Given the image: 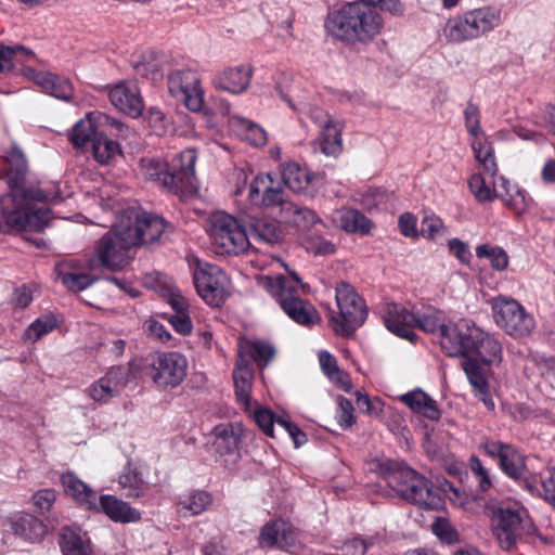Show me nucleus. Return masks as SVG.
Returning <instances> with one entry per match:
<instances>
[{"label":"nucleus","mask_w":555,"mask_h":555,"mask_svg":"<svg viewBox=\"0 0 555 555\" xmlns=\"http://www.w3.org/2000/svg\"><path fill=\"white\" fill-rule=\"evenodd\" d=\"M491 530L504 551H512L516 545L529 541L537 533V527L529 517L528 512L517 504L502 505L492 511Z\"/></svg>","instance_id":"nucleus-6"},{"label":"nucleus","mask_w":555,"mask_h":555,"mask_svg":"<svg viewBox=\"0 0 555 555\" xmlns=\"http://www.w3.org/2000/svg\"><path fill=\"white\" fill-rule=\"evenodd\" d=\"M324 26L328 35H378L384 28V20L373 7L348 2L330 12Z\"/></svg>","instance_id":"nucleus-7"},{"label":"nucleus","mask_w":555,"mask_h":555,"mask_svg":"<svg viewBox=\"0 0 555 555\" xmlns=\"http://www.w3.org/2000/svg\"><path fill=\"white\" fill-rule=\"evenodd\" d=\"M337 404H338V410H337V414H336L337 423L339 424V426L343 429H348L356 422V417L353 415L354 409H353L352 402L349 399L345 398L344 396H338Z\"/></svg>","instance_id":"nucleus-51"},{"label":"nucleus","mask_w":555,"mask_h":555,"mask_svg":"<svg viewBox=\"0 0 555 555\" xmlns=\"http://www.w3.org/2000/svg\"><path fill=\"white\" fill-rule=\"evenodd\" d=\"M475 158L482 165L483 170L490 176H495L498 166L494 157L492 143L486 138L472 139L470 142Z\"/></svg>","instance_id":"nucleus-41"},{"label":"nucleus","mask_w":555,"mask_h":555,"mask_svg":"<svg viewBox=\"0 0 555 555\" xmlns=\"http://www.w3.org/2000/svg\"><path fill=\"white\" fill-rule=\"evenodd\" d=\"M35 59V53L24 46L0 44V73L13 70L17 64Z\"/></svg>","instance_id":"nucleus-38"},{"label":"nucleus","mask_w":555,"mask_h":555,"mask_svg":"<svg viewBox=\"0 0 555 555\" xmlns=\"http://www.w3.org/2000/svg\"><path fill=\"white\" fill-rule=\"evenodd\" d=\"M468 186L470 192L479 202H489L493 199L492 192L489 186H487L481 175H474L468 181Z\"/></svg>","instance_id":"nucleus-54"},{"label":"nucleus","mask_w":555,"mask_h":555,"mask_svg":"<svg viewBox=\"0 0 555 555\" xmlns=\"http://www.w3.org/2000/svg\"><path fill=\"white\" fill-rule=\"evenodd\" d=\"M401 401L413 412L430 421H438L441 416L437 402L422 389H415L401 396Z\"/></svg>","instance_id":"nucleus-30"},{"label":"nucleus","mask_w":555,"mask_h":555,"mask_svg":"<svg viewBox=\"0 0 555 555\" xmlns=\"http://www.w3.org/2000/svg\"><path fill=\"white\" fill-rule=\"evenodd\" d=\"M135 72L142 77H152L155 79L159 75L160 65L154 60H147L145 55H142V60L135 61L133 64Z\"/></svg>","instance_id":"nucleus-59"},{"label":"nucleus","mask_w":555,"mask_h":555,"mask_svg":"<svg viewBox=\"0 0 555 555\" xmlns=\"http://www.w3.org/2000/svg\"><path fill=\"white\" fill-rule=\"evenodd\" d=\"M168 322L175 331L181 335H189L193 330L192 321L188 312H180L179 314H170Z\"/></svg>","instance_id":"nucleus-63"},{"label":"nucleus","mask_w":555,"mask_h":555,"mask_svg":"<svg viewBox=\"0 0 555 555\" xmlns=\"http://www.w3.org/2000/svg\"><path fill=\"white\" fill-rule=\"evenodd\" d=\"M65 267V264L56 266V272L62 283L72 292H81L96 281V278H93L88 273L66 271Z\"/></svg>","instance_id":"nucleus-45"},{"label":"nucleus","mask_w":555,"mask_h":555,"mask_svg":"<svg viewBox=\"0 0 555 555\" xmlns=\"http://www.w3.org/2000/svg\"><path fill=\"white\" fill-rule=\"evenodd\" d=\"M280 221L297 227L299 229H308L320 222V218L312 209L299 206L291 202L284 204L283 214L280 216Z\"/></svg>","instance_id":"nucleus-36"},{"label":"nucleus","mask_w":555,"mask_h":555,"mask_svg":"<svg viewBox=\"0 0 555 555\" xmlns=\"http://www.w3.org/2000/svg\"><path fill=\"white\" fill-rule=\"evenodd\" d=\"M384 323L388 331L399 337L413 340L416 336L414 333L415 314L401 305H388Z\"/></svg>","instance_id":"nucleus-26"},{"label":"nucleus","mask_w":555,"mask_h":555,"mask_svg":"<svg viewBox=\"0 0 555 555\" xmlns=\"http://www.w3.org/2000/svg\"><path fill=\"white\" fill-rule=\"evenodd\" d=\"M282 180L289 190L296 193L304 191L310 182L308 172L295 163L284 167Z\"/></svg>","instance_id":"nucleus-46"},{"label":"nucleus","mask_w":555,"mask_h":555,"mask_svg":"<svg viewBox=\"0 0 555 555\" xmlns=\"http://www.w3.org/2000/svg\"><path fill=\"white\" fill-rule=\"evenodd\" d=\"M494 321L507 335L521 338L529 336L535 328L532 314L513 298L499 296L491 302Z\"/></svg>","instance_id":"nucleus-9"},{"label":"nucleus","mask_w":555,"mask_h":555,"mask_svg":"<svg viewBox=\"0 0 555 555\" xmlns=\"http://www.w3.org/2000/svg\"><path fill=\"white\" fill-rule=\"evenodd\" d=\"M65 493L73 498L80 506L91 511L95 507L99 498L96 491L80 480L73 472H67L61 477Z\"/></svg>","instance_id":"nucleus-29"},{"label":"nucleus","mask_w":555,"mask_h":555,"mask_svg":"<svg viewBox=\"0 0 555 555\" xmlns=\"http://www.w3.org/2000/svg\"><path fill=\"white\" fill-rule=\"evenodd\" d=\"M334 221L346 232L367 234L373 224L361 211L353 208H341L334 214Z\"/></svg>","instance_id":"nucleus-33"},{"label":"nucleus","mask_w":555,"mask_h":555,"mask_svg":"<svg viewBox=\"0 0 555 555\" xmlns=\"http://www.w3.org/2000/svg\"><path fill=\"white\" fill-rule=\"evenodd\" d=\"M335 297L339 311L338 314L330 312V324L335 334L351 337L367 318L364 300L346 282H340L336 286Z\"/></svg>","instance_id":"nucleus-8"},{"label":"nucleus","mask_w":555,"mask_h":555,"mask_svg":"<svg viewBox=\"0 0 555 555\" xmlns=\"http://www.w3.org/2000/svg\"><path fill=\"white\" fill-rule=\"evenodd\" d=\"M167 228L162 217L130 206L117 212L112 230L129 245L138 247L158 241Z\"/></svg>","instance_id":"nucleus-5"},{"label":"nucleus","mask_w":555,"mask_h":555,"mask_svg":"<svg viewBox=\"0 0 555 555\" xmlns=\"http://www.w3.org/2000/svg\"><path fill=\"white\" fill-rule=\"evenodd\" d=\"M233 125L238 131L242 140L248 142L254 146H263L267 143L266 131L254 121L237 117L233 119Z\"/></svg>","instance_id":"nucleus-42"},{"label":"nucleus","mask_w":555,"mask_h":555,"mask_svg":"<svg viewBox=\"0 0 555 555\" xmlns=\"http://www.w3.org/2000/svg\"><path fill=\"white\" fill-rule=\"evenodd\" d=\"M92 153L94 159L101 165H109L117 156L121 154L119 144L100 133L93 138Z\"/></svg>","instance_id":"nucleus-40"},{"label":"nucleus","mask_w":555,"mask_h":555,"mask_svg":"<svg viewBox=\"0 0 555 555\" xmlns=\"http://www.w3.org/2000/svg\"><path fill=\"white\" fill-rule=\"evenodd\" d=\"M275 349L272 345L264 341L244 340L238 345V359H248L255 361L258 366L264 367L273 359Z\"/></svg>","instance_id":"nucleus-35"},{"label":"nucleus","mask_w":555,"mask_h":555,"mask_svg":"<svg viewBox=\"0 0 555 555\" xmlns=\"http://www.w3.org/2000/svg\"><path fill=\"white\" fill-rule=\"evenodd\" d=\"M378 474L386 480L389 488H391L401 499L405 493V488H410L413 479L421 476L416 470L406 464L395 461L384 460L377 464Z\"/></svg>","instance_id":"nucleus-20"},{"label":"nucleus","mask_w":555,"mask_h":555,"mask_svg":"<svg viewBox=\"0 0 555 555\" xmlns=\"http://www.w3.org/2000/svg\"><path fill=\"white\" fill-rule=\"evenodd\" d=\"M481 330L470 319L463 318L456 322H450L439 340L440 347L446 356L452 358L461 357L466 360L470 356L472 349L476 346V341H478V337L481 335Z\"/></svg>","instance_id":"nucleus-13"},{"label":"nucleus","mask_w":555,"mask_h":555,"mask_svg":"<svg viewBox=\"0 0 555 555\" xmlns=\"http://www.w3.org/2000/svg\"><path fill=\"white\" fill-rule=\"evenodd\" d=\"M108 98L117 109L133 118L142 114L143 102L134 85L117 83L109 89Z\"/></svg>","instance_id":"nucleus-24"},{"label":"nucleus","mask_w":555,"mask_h":555,"mask_svg":"<svg viewBox=\"0 0 555 555\" xmlns=\"http://www.w3.org/2000/svg\"><path fill=\"white\" fill-rule=\"evenodd\" d=\"M410 488H405L403 500L427 511H437L443 506V499L438 490L434 489L431 481L421 475L411 480Z\"/></svg>","instance_id":"nucleus-21"},{"label":"nucleus","mask_w":555,"mask_h":555,"mask_svg":"<svg viewBox=\"0 0 555 555\" xmlns=\"http://www.w3.org/2000/svg\"><path fill=\"white\" fill-rule=\"evenodd\" d=\"M8 524L16 537L29 543L41 542L48 533L43 520L29 513L14 514L8 519Z\"/></svg>","instance_id":"nucleus-23"},{"label":"nucleus","mask_w":555,"mask_h":555,"mask_svg":"<svg viewBox=\"0 0 555 555\" xmlns=\"http://www.w3.org/2000/svg\"><path fill=\"white\" fill-rule=\"evenodd\" d=\"M434 533L443 542L453 543L457 540V533L446 519H438L433 525Z\"/></svg>","instance_id":"nucleus-61"},{"label":"nucleus","mask_w":555,"mask_h":555,"mask_svg":"<svg viewBox=\"0 0 555 555\" xmlns=\"http://www.w3.org/2000/svg\"><path fill=\"white\" fill-rule=\"evenodd\" d=\"M247 233L248 237L267 244H274L281 238L279 227L274 222L261 218H250Z\"/></svg>","instance_id":"nucleus-39"},{"label":"nucleus","mask_w":555,"mask_h":555,"mask_svg":"<svg viewBox=\"0 0 555 555\" xmlns=\"http://www.w3.org/2000/svg\"><path fill=\"white\" fill-rule=\"evenodd\" d=\"M375 539L370 537L362 539L361 537H354L344 544V550L347 555H364L366 551L373 546Z\"/></svg>","instance_id":"nucleus-57"},{"label":"nucleus","mask_w":555,"mask_h":555,"mask_svg":"<svg viewBox=\"0 0 555 555\" xmlns=\"http://www.w3.org/2000/svg\"><path fill=\"white\" fill-rule=\"evenodd\" d=\"M168 90L191 112H201L204 105V91L198 74L192 69H179L168 76Z\"/></svg>","instance_id":"nucleus-15"},{"label":"nucleus","mask_w":555,"mask_h":555,"mask_svg":"<svg viewBox=\"0 0 555 555\" xmlns=\"http://www.w3.org/2000/svg\"><path fill=\"white\" fill-rule=\"evenodd\" d=\"M317 144L326 156L336 157L341 153V128L332 118H327L322 126Z\"/></svg>","instance_id":"nucleus-32"},{"label":"nucleus","mask_w":555,"mask_h":555,"mask_svg":"<svg viewBox=\"0 0 555 555\" xmlns=\"http://www.w3.org/2000/svg\"><path fill=\"white\" fill-rule=\"evenodd\" d=\"M469 467L472 473L478 479L479 488L482 491L489 490L492 486L490 476L488 474V470L483 467L481 461L476 455L470 456Z\"/></svg>","instance_id":"nucleus-56"},{"label":"nucleus","mask_w":555,"mask_h":555,"mask_svg":"<svg viewBox=\"0 0 555 555\" xmlns=\"http://www.w3.org/2000/svg\"><path fill=\"white\" fill-rule=\"evenodd\" d=\"M56 318L49 313L36 319L25 331V338L37 341L57 327Z\"/></svg>","instance_id":"nucleus-47"},{"label":"nucleus","mask_w":555,"mask_h":555,"mask_svg":"<svg viewBox=\"0 0 555 555\" xmlns=\"http://www.w3.org/2000/svg\"><path fill=\"white\" fill-rule=\"evenodd\" d=\"M387 194L386 191L380 188L369 189L362 195V204L367 209L378 208L382 204L386 202Z\"/></svg>","instance_id":"nucleus-62"},{"label":"nucleus","mask_w":555,"mask_h":555,"mask_svg":"<svg viewBox=\"0 0 555 555\" xmlns=\"http://www.w3.org/2000/svg\"><path fill=\"white\" fill-rule=\"evenodd\" d=\"M248 199L253 205L260 207H279V217L283 214V206L291 203L285 199L284 190L280 183L274 184L271 175L256 176L249 186Z\"/></svg>","instance_id":"nucleus-18"},{"label":"nucleus","mask_w":555,"mask_h":555,"mask_svg":"<svg viewBox=\"0 0 555 555\" xmlns=\"http://www.w3.org/2000/svg\"><path fill=\"white\" fill-rule=\"evenodd\" d=\"M479 449L483 450L492 460H498L500 468L507 477L514 480L525 478L527 474L525 457L513 444L487 439L479 446Z\"/></svg>","instance_id":"nucleus-17"},{"label":"nucleus","mask_w":555,"mask_h":555,"mask_svg":"<svg viewBox=\"0 0 555 555\" xmlns=\"http://www.w3.org/2000/svg\"><path fill=\"white\" fill-rule=\"evenodd\" d=\"M253 77L250 65L229 67L215 76L214 86L232 94H241L247 90Z\"/></svg>","instance_id":"nucleus-25"},{"label":"nucleus","mask_w":555,"mask_h":555,"mask_svg":"<svg viewBox=\"0 0 555 555\" xmlns=\"http://www.w3.org/2000/svg\"><path fill=\"white\" fill-rule=\"evenodd\" d=\"M197 294L210 306L219 307L229 296V279L215 264L199 266L193 274Z\"/></svg>","instance_id":"nucleus-14"},{"label":"nucleus","mask_w":555,"mask_h":555,"mask_svg":"<svg viewBox=\"0 0 555 555\" xmlns=\"http://www.w3.org/2000/svg\"><path fill=\"white\" fill-rule=\"evenodd\" d=\"M276 424L287 431L296 448L304 446L308 441L307 435L292 421L279 417Z\"/></svg>","instance_id":"nucleus-58"},{"label":"nucleus","mask_w":555,"mask_h":555,"mask_svg":"<svg viewBox=\"0 0 555 555\" xmlns=\"http://www.w3.org/2000/svg\"><path fill=\"white\" fill-rule=\"evenodd\" d=\"M210 236L215 253L218 255H238L249 246L247 230L234 217L227 214L214 217Z\"/></svg>","instance_id":"nucleus-10"},{"label":"nucleus","mask_w":555,"mask_h":555,"mask_svg":"<svg viewBox=\"0 0 555 555\" xmlns=\"http://www.w3.org/2000/svg\"><path fill=\"white\" fill-rule=\"evenodd\" d=\"M91 511L105 514L112 521L119 524L138 522L142 518L139 509L115 495H99L95 507Z\"/></svg>","instance_id":"nucleus-22"},{"label":"nucleus","mask_w":555,"mask_h":555,"mask_svg":"<svg viewBox=\"0 0 555 555\" xmlns=\"http://www.w3.org/2000/svg\"><path fill=\"white\" fill-rule=\"evenodd\" d=\"M255 423L258 427L269 437H273V427L276 421L274 415L269 410H257L254 414Z\"/></svg>","instance_id":"nucleus-60"},{"label":"nucleus","mask_w":555,"mask_h":555,"mask_svg":"<svg viewBox=\"0 0 555 555\" xmlns=\"http://www.w3.org/2000/svg\"><path fill=\"white\" fill-rule=\"evenodd\" d=\"M188 360L180 352H158L149 359L146 374L153 383L163 388L179 386L186 376Z\"/></svg>","instance_id":"nucleus-12"},{"label":"nucleus","mask_w":555,"mask_h":555,"mask_svg":"<svg viewBox=\"0 0 555 555\" xmlns=\"http://www.w3.org/2000/svg\"><path fill=\"white\" fill-rule=\"evenodd\" d=\"M132 378L130 363L128 365H114L102 377L93 382L86 389V392L94 402L105 404L119 396Z\"/></svg>","instance_id":"nucleus-16"},{"label":"nucleus","mask_w":555,"mask_h":555,"mask_svg":"<svg viewBox=\"0 0 555 555\" xmlns=\"http://www.w3.org/2000/svg\"><path fill=\"white\" fill-rule=\"evenodd\" d=\"M59 545L63 555H93L90 540L72 528L62 529Z\"/></svg>","instance_id":"nucleus-34"},{"label":"nucleus","mask_w":555,"mask_h":555,"mask_svg":"<svg viewBox=\"0 0 555 555\" xmlns=\"http://www.w3.org/2000/svg\"><path fill=\"white\" fill-rule=\"evenodd\" d=\"M55 501L56 492L50 488L38 490L33 495V503L41 515L50 512Z\"/></svg>","instance_id":"nucleus-52"},{"label":"nucleus","mask_w":555,"mask_h":555,"mask_svg":"<svg viewBox=\"0 0 555 555\" xmlns=\"http://www.w3.org/2000/svg\"><path fill=\"white\" fill-rule=\"evenodd\" d=\"M211 435L214 436L211 447L218 454H232L238 449L242 426L237 423L219 424L214 427Z\"/></svg>","instance_id":"nucleus-28"},{"label":"nucleus","mask_w":555,"mask_h":555,"mask_svg":"<svg viewBox=\"0 0 555 555\" xmlns=\"http://www.w3.org/2000/svg\"><path fill=\"white\" fill-rule=\"evenodd\" d=\"M131 245L111 230L95 242L93 253L88 259V267L91 270L120 271L131 260Z\"/></svg>","instance_id":"nucleus-11"},{"label":"nucleus","mask_w":555,"mask_h":555,"mask_svg":"<svg viewBox=\"0 0 555 555\" xmlns=\"http://www.w3.org/2000/svg\"><path fill=\"white\" fill-rule=\"evenodd\" d=\"M502 360L503 348L500 340L481 330V335L472 349L470 356L462 362V369L473 388L474 396L491 412L495 410V403L490 391L488 374L490 367L498 366Z\"/></svg>","instance_id":"nucleus-3"},{"label":"nucleus","mask_w":555,"mask_h":555,"mask_svg":"<svg viewBox=\"0 0 555 555\" xmlns=\"http://www.w3.org/2000/svg\"><path fill=\"white\" fill-rule=\"evenodd\" d=\"M99 134L100 133L96 131L95 122L88 116L75 124L68 134V138L75 147H82L88 142H91L92 144L93 138L98 137Z\"/></svg>","instance_id":"nucleus-43"},{"label":"nucleus","mask_w":555,"mask_h":555,"mask_svg":"<svg viewBox=\"0 0 555 555\" xmlns=\"http://www.w3.org/2000/svg\"><path fill=\"white\" fill-rule=\"evenodd\" d=\"M501 22L500 13L491 9H477L465 14V17L450 20L447 24L450 33L467 34L470 30L488 33Z\"/></svg>","instance_id":"nucleus-19"},{"label":"nucleus","mask_w":555,"mask_h":555,"mask_svg":"<svg viewBox=\"0 0 555 555\" xmlns=\"http://www.w3.org/2000/svg\"><path fill=\"white\" fill-rule=\"evenodd\" d=\"M296 533L291 525L283 520L266 524L259 534L260 546L291 547L295 544Z\"/></svg>","instance_id":"nucleus-27"},{"label":"nucleus","mask_w":555,"mask_h":555,"mask_svg":"<svg viewBox=\"0 0 555 555\" xmlns=\"http://www.w3.org/2000/svg\"><path fill=\"white\" fill-rule=\"evenodd\" d=\"M4 168L0 170V181H4L8 192L0 194V233L30 231L41 232L49 224V208L31 209L34 203L48 201L38 188L27 186V160L23 152L13 146L3 157Z\"/></svg>","instance_id":"nucleus-1"},{"label":"nucleus","mask_w":555,"mask_h":555,"mask_svg":"<svg viewBox=\"0 0 555 555\" xmlns=\"http://www.w3.org/2000/svg\"><path fill=\"white\" fill-rule=\"evenodd\" d=\"M254 378V369L248 359H236L233 371V380L237 400L248 405L250 401L251 380Z\"/></svg>","instance_id":"nucleus-31"},{"label":"nucleus","mask_w":555,"mask_h":555,"mask_svg":"<svg viewBox=\"0 0 555 555\" xmlns=\"http://www.w3.org/2000/svg\"><path fill=\"white\" fill-rule=\"evenodd\" d=\"M476 256L480 259H489L492 268L498 271H503L508 266V256L506 251L499 246H490L488 244L479 245L476 248Z\"/></svg>","instance_id":"nucleus-48"},{"label":"nucleus","mask_w":555,"mask_h":555,"mask_svg":"<svg viewBox=\"0 0 555 555\" xmlns=\"http://www.w3.org/2000/svg\"><path fill=\"white\" fill-rule=\"evenodd\" d=\"M465 128L472 139L480 138L483 131L480 126V113L476 104L468 102L464 109Z\"/></svg>","instance_id":"nucleus-50"},{"label":"nucleus","mask_w":555,"mask_h":555,"mask_svg":"<svg viewBox=\"0 0 555 555\" xmlns=\"http://www.w3.org/2000/svg\"><path fill=\"white\" fill-rule=\"evenodd\" d=\"M414 327H418L426 333H438L440 339L448 324L443 312L437 310L415 314Z\"/></svg>","instance_id":"nucleus-44"},{"label":"nucleus","mask_w":555,"mask_h":555,"mask_svg":"<svg viewBox=\"0 0 555 555\" xmlns=\"http://www.w3.org/2000/svg\"><path fill=\"white\" fill-rule=\"evenodd\" d=\"M259 284L295 323L311 327L321 322V315L315 307L302 298L304 283L295 272L288 276L264 275L259 279Z\"/></svg>","instance_id":"nucleus-4"},{"label":"nucleus","mask_w":555,"mask_h":555,"mask_svg":"<svg viewBox=\"0 0 555 555\" xmlns=\"http://www.w3.org/2000/svg\"><path fill=\"white\" fill-rule=\"evenodd\" d=\"M118 483L126 491L125 495L128 499H139L143 496L149 489V485L144 480L142 473L130 464L124 468L122 474L118 478Z\"/></svg>","instance_id":"nucleus-37"},{"label":"nucleus","mask_w":555,"mask_h":555,"mask_svg":"<svg viewBox=\"0 0 555 555\" xmlns=\"http://www.w3.org/2000/svg\"><path fill=\"white\" fill-rule=\"evenodd\" d=\"M319 361L323 372L331 379H338V376L341 374V372L338 369L337 360L334 356L327 351H321L319 353Z\"/></svg>","instance_id":"nucleus-64"},{"label":"nucleus","mask_w":555,"mask_h":555,"mask_svg":"<svg viewBox=\"0 0 555 555\" xmlns=\"http://www.w3.org/2000/svg\"><path fill=\"white\" fill-rule=\"evenodd\" d=\"M211 503L210 494L205 491H194L184 500L179 502L181 509L188 511L190 515H199Z\"/></svg>","instance_id":"nucleus-49"},{"label":"nucleus","mask_w":555,"mask_h":555,"mask_svg":"<svg viewBox=\"0 0 555 555\" xmlns=\"http://www.w3.org/2000/svg\"><path fill=\"white\" fill-rule=\"evenodd\" d=\"M23 74L26 78L38 85L43 92H47L48 88H51V83L55 76L50 72L36 70L30 66H24Z\"/></svg>","instance_id":"nucleus-55"},{"label":"nucleus","mask_w":555,"mask_h":555,"mask_svg":"<svg viewBox=\"0 0 555 555\" xmlns=\"http://www.w3.org/2000/svg\"><path fill=\"white\" fill-rule=\"evenodd\" d=\"M46 93L63 101H70L73 96V86L68 79L55 75L51 88H48Z\"/></svg>","instance_id":"nucleus-53"},{"label":"nucleus","mask_w":555,"mask_h":555,"mask_svg":"<svg viewBox=\"0 0 555 555\" xmlns=\"http://www.w3.org/2000/svg\"><path fill=\"white\" fill-rule=\"evenodd\" d=\"M197 154L194 149H185L170 163L159 158H143L141 168L146 179L158 182L169 192L188 197L196 192L195 164Z\"/></svg>","instance_id":"nucleus-2"}]
</instances>
